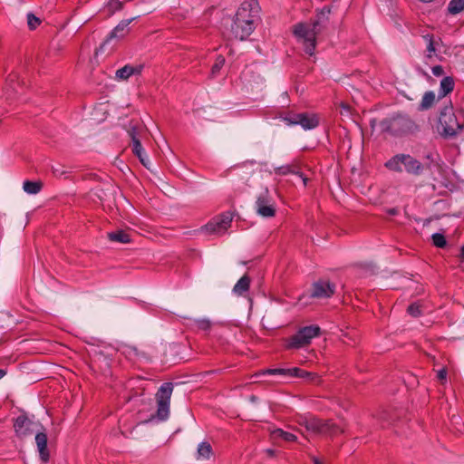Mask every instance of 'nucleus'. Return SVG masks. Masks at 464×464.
I'll use <instances>...</instances> for the list:
<instances>
[{"label":"nucleus","instance_id":"1","mask_svg":"<svg viewBox=\"0 0 464 464\" xmlns=\"http://www.w3.org/2000/svg\"><path fill=\"white\" fill-rule=\"evenodd\" d=\"M257 0H246L238 8L231 24V35L238 40L246 39L255 30L259 18Z\"/></svg>","mask_w":464,"mask_h":464},{"label":"nucleus","instance_id":"2","mask_svg":"<svg viewBox=\"0 0 464 464\" xmlns=\"http://www.w3.org/2000/svg\"><path fill=\"white\" fill-rule=\"evenodd\" d=\"M329 14L330 9L325 6L316 14L312 23H299L294 26L293 33L302 42L307 54H314L316 36L326 27Z\"/></svg>","mask_w":464,"mask_h":464},{"label":"nucleus","instance_id":"3","mask_svg":"<svg viewBox=\"0 0 464 464\" xmlns=\"http://www.w3.org/2000/svg\"><path fill=\"white\" fill-rule=\"evenodd\" d=\"M442 133L445 136H456L464 128V111H454L452 105H446L440 110L439 117Z\"/></svg>","mask_w":464,"mask_h":464},{"label":"nucleus","instance_id":"4","mask_svg":"<svg viewBox=\"0 0 464 464\" xmlns=\"http://www.w3.org/2000/svg\"><path fill=\"white\" fill-rule=\"evenodd\" d=\"M385 167L395 172L405 170L407 173L414 176H420L424 169V166L420 161L410 154L403 153L393 156L385 163Z\"/></svg>","mask_w":464,"mask_h":464},{"label":"nucleus","instance_id":"5","mask_svg":"<svg viewBox=\"0 0 464 464\" xmlns=\"http://www.w3.org/2000/svg\"><path fill=\"white\" fill-rule=\"evenodd\" d=\"M413 126L411 120L406 115L398 114L381 121L382 131L394 136L403 135L409 132Z\"/></svg>","mask_w":464,"mask_h":464},{"label":"nucleus","instance_id":"6","mask_svg":"<svg viewBox=\"0 0 464 464\" xmlns=\"http://www.w3.org/2000/svg\"><path fill=\"white\" fill-rule=\"evenodd\" d=\"M172 392L173 384L171 382H164L156 393L158 407L156 416L160 420H166L169 418Z\"/></svg>","mask_w":464,"mask_h":464},{"label":"nucleus","instance_id":"7","mask_svg":"<svg viewBox=\"0 0 464 464\" xmlns=\"http://www.w3.org/2000/svg\"><path fill=\"white\" fill-rule=\"evenodd\" d=\"M320 334V327L309 325L301 328L295 335L291 336L286 343L288 349H299L311 343V340Z\"/></svg>","mask_w":464,"mask_h":464},{"label":"nucleus","instance_id":"8","mask_svg":"<svg viewBox=\"0 0 464 464\" xmlns=\"http://www.w3.org/2000/svg\"><path fill=\"white\" fill-rule=\"evenodd\" d=\"M264 374H280L286 377H297V378H303V379H308L310 382H316L319 381V377L316 373L304 371L300 368H291V369H283V368H276V369H267L264 372H261L259 373H256V376H260Z\"/></svg>","mask_w":464,"mask_h":464},{"label":"nucleus","instance_id":"9","mask_svg":"<svg viewBox=\"0 0 464 464\" xmlns=\"http://www.w3.org/2000/svg\"><path fill=\"white\" fill-rule=\"evenodd\" d=\"M255 208L256 213L263 218H272L275 216L276 208L267 188L257 196Z\"/></svg>","mask_w":464,"mask_h":464},{"label":"nucleus","instance_id":"10","mask_svg":"<svg viewBox=\"0 0 464 464\" xmlns=\"http://www.w3.org/2000/svg\"><path fill=\"white\" fill-rule=\"evenodd\" d=\"M279 117L288 125L299 124L304 130H312L319 123L318 118L315 115L307 113H292L288 116L281 114Z\"/></svg>","mask_w":464,"mask_h":464},{"label":"nucleus","instance_id":"11","mask_svg":"<svg viewBox=\"0 0 464 464\" xmlns=\"http://www.w3.org/2000/svg\"><path fill=\"white\" fill-rule=\"evenodd\" d=\"M298 424L304 427L306 430L322 434L323 432H328L332 426L330 421H324L314 416H300L298 419Z\"/></svg>","mask_w":464,"mask_h":464},{"label":"nucleus","instance_id":"12","mask_svg":"<svg viewBox=\"0 0 464 464\" xmlns=\"http://www.w3.org/2000/svg\"><path fill=\"white\" fill-rule=\"evenodd\" d=\"M38 423L31 420L27 416L19 415L14 423V431L20 439H25L37 431Z\"/></svg>","mask_w":464,"mask_h":464},{"label":"nucleus","instance_id":"13","mask_svg":"<svg viewBox=\"0 0 464 464\" xmlns=\"http://www.w3.org/2000/svg\"><path fill=\"white\" fill-rule=\"evenodd\" d=\"M232 222V215L225 213L214 218L202 227L208 234L223 235L230 227Z\"/></svg>","mask_w":464,"mask_h":464},{"label":"nucleus","instance_id":"14","mask_svg":"<svg viewBox=\"0 0 464 464\" xmlns=\"http://www.w3.org/2000/svg\"><path fill=\"white\" fill-rule=\"evenodd\" d=\"M335 291V285L325 280H318L313 284L312 293L313 298H329Z\"/></svg>","mask_w":464,"mask_h":464},{"label":"nucleus","instance_id":"15","mask_svg":"<svg viewBox=\"0 0 464 464\" xmlns=\"http://www.w3.org/2000/svg\"><path fill=\"white\" fill-rule=\"evenodd\" d=\"M136 17L121 21L114 29L109 34L105 41L100 46L99 50H102L113 39H122L129 32V24L134 21Z\"/></svg>","mask_w":464,"mask_h":464},{"label":"nucleus","instance_id":"16","mask_svg":"<svg viewBox=\"0 0 464 464\" xmlns=\"http://www.w3.org/2000/svg\"><path fill=\"white\" fill-rule=\"evenodd\" d=\"M143 64L130 65L127 64L120 68L115 72V78L118 81H127L132 75H140L143 70Z\"/></svg>","mask_w":464,"mask_h":464},{"label":"nucleus","instance_id":"17","mask_svg":"<svg viewBox=\"0 0 464 464\" xmlns=\"http://www.w3.org/2000/svg\"><path fill=\"white\" fill-rule=\"evenodd\" d=\"M274 172L276 175L285 176L288 174H295L302 178L304 185L307 184V178H305L302 172H300L299 166L296 163H291L281 167H276L274 169Z\"/></svg>","mask_w":464,"mask_h":464},{"label":"nucleus","instance_id":"18","mask_svg":"<svg viewBox=\"0 0 464 464\" xmlns=\"http://www.w3.org/2000/svg\"><path fill=\"white\" fill-rule=\"evenodd\" d=\"M35 443L37 445L41 459L44 462H47L49 459L47 435L44 432H40L37 430L35 434Z\"/></svg>","mask_w":464,"mask_h":464},{"label":"nucleus","instance_id":"19","mask_svg":"<svg viewBox=\"0 0 464 464\" xmlns=\"http://www.w3.org/2000/svg\"><path fill=\"white\" fill-rule=\"evenodd\" d=\"M212 454L213 450L211 445L207 441H203L198 445L196 459L205 461L209 459Z\"/></svg>","mask_w":464,"mask_h":464},{"label":"nucleus","instance_id":"20","mask_svg":"<svg viewBox=\"0 0 464 464\" xmlns=\"http://www.w3.org/2000/svg\"><path fill=\"white\" fill-rule=\"evenodd\" d=\"M132 152L139 158L144 167L150 169V160L148 159L140 140H136L132 143Z\"/></svg>","mask_w":464,"mask_h":464},{"label":"nucleus","instance_id":"21","mask_svg":"<svg viewBox=\"0 0 464 464\" xmlns=\"http://www.w3.org/2000/svg\"><path fill=\"white\" fill-rule=\"evenodd\" d=\"M250 286V278L248 276H243L234 285L233 293L237 295H245Z\"/></svg>","mask_w":464,"mask_h":464},{"label":"nucleus","instance_id":"22","mask_svg":"<svg viewBox=\"0 0 464 464\" xmlns=\"http://www.w3.org/2000/svg\"><path fill=\"white\" fill-rule=\"evenodd\" d=\"M454 85H455V82H454V80L452 77H450V76L444 77L441 80L440 84V90H439L440 96L445 97L447 94L451 92L454 89Z\"/></svg>","mask_w":464,"mask_h":464},{"label":"nucleus","instance_id":"23","mask_svg":"<svg viewBox=\"0 0 464 464\" xmlns=\"http://www.w3.org/2000/svg\"><path fill=\"white\" fill-rule=\"evenodd\" d=\"M108 238L113 242L119 243H129L130 241V235L123 230H117L111 233H108Z\"/></svg>","mask_w":464,"mask_h":464},{"label":"nucleus","instance_id":"24","mask_svg":"<svg viewBox=\"0 0 464 464\" xmlns=\"http://www.w3.org/2000/svg\"><path fill=\"white\" fill-rule=\"evenodd\" d=\"M23 188L28 194H37L42 188V183L25 180L23 184Z\"/></svg>","mask_w":464,"mask_h":464},{"label":"nucleus","instance_id":"25","mask_svg":"<svg viewBox=\"0 0 464 464\" xmlns=\"http://www.w3.org/2000/svg\"><path fill=\"white\" fill-rule=\"evenodd\" d=\"M464 10V0H450L448 11L451 14H457Z\"/></svg>","mask_w":464,"mask_h":464},{"label":"nucleus","instance_id":"26","mask_svg":"<svg viewBox=\"0 0 464 464\" xmlns=\"http://www.w3.org/2000/svg\"><path fill=\"white\" fill-rule=\"evenodd\" d=\"M274 438H281L285 441H295L297 437L290 432L285 431L281 429H276L273 431Z\"/></svg>","mask_w":464,"mask_h":464},{"label":"nucleus","instance_id":"27","mask_svg":"<svg viewBox=\"0 0 464 464\" xmlns=\"http://www.w3.org/2000/svg\"><path fill=\"white\" fill-rule=\"evenodd\" d=\"M423 39L427 42L428 45H427V58L428 59H431L432 56H433V53H435L436 51V42L434 41L433 39V36L431 34H425L423 35Z\"/></svg>","mask_w":464,"mask_h":464},{"label":"nucleus","instance_id":"28","mask_svg":"<svg viewBox=\"0 0 464 464\" xmlns=\"http://www.w3.org/2000/svg\"><path fill=\"white\" fill-rule=\"evenodd\" d=\"M435 101V94L432 92H427L424 93L420 106L422 109H429Z\"/></svg>","mask_w":464,"mask_h":464},{"label":"nucleus","instance_id":"29","mask_svg":"<svg viewBox=\"0 0 464 464\" xmlns=\"http://www.w3.org/2000/svg\"><path fill=\"white\" fill-rule=\"evenodd\" d=\"M143 128L141 126L138 125H130V129L128 130L129 136L131 139L132 143L136 140H140V133L142 131Z\"/></svg>","mask_w":464,"mask_h":464},{"label":"nucleus","instance_id":"30","mask_svg":"<svg viewBox=\"0 0 464 464\" xmlns=\"http://www.w3.org/2000/svg\"><path fill=\"white\" fill-rule=\"evenodd\" d=\"M195 325L202 331H209L212 326V323L208 318H202L195 320Z\"/></svg>","mask_w":464,"mask_h":464},{"label":"nucleus","instance_id":"31","mask_svg":"<svg viewBox=\"0 0 464 464\" xmlns=\"http://www.w3.org/2000/svg\"><path fill=\"white\" fill-rule=\"evenodd\" d=\"M432 242L437 247H444L447 244L446 238L442 234L435 233L432 235Z\"/></svg>","mask_w":464,"mask_h":464},{"label":"nucleus","instance_id":"32","mask_svg":"<svg viewBox=\"0 0 464 464\" xmlns=\"http://www.w3.org/2000/svg\"><path fill=\"white\" fill-rule=\"evenodd\" d=\"M225 64V58L222 55H218L216 59L215 63L212 66L211 72L213 75L219 72L220 69Z\"/></svg>","mask_w":464,"mask_h":464},{"label":"nucleus","instance_id":"33","mask_svg":"<svg viewBox=\"0 0 464 464\" xmlns=\"http://www.w3.org/2000/svg\"><path fill=\"white\" fill-rule=\"evenodd\" d=\"M27 24L30 29H35L40 24V19L30 13L27 14Z\"/></svg>","mask_w":464,"mask_h":464},{"label":"nucleus","instance_id":"34","mask_svg":"<svg viewBox=\"0 0 464 464\" xmlns=\"http://www.w3.org/2000/svg\"><path fill=\"white\" fill-rule=\"evenodd\" d=\"M408 313L414 317L420 316L421 314L420 305L418 303L411 304L408 307Z\"/></svg>","mask_w":464,"mask_h":464},{"label":"nucleus","instance_id":"35","mask_svg":"<svg viewBox=\"0 0 464 464\" xmlns=\"http://www.w3.org/2000/svg\"><path fill=\"white\" fill-rule=\"evenodd\" d=\"M330 425L332 426V429L328 432H323L322 434L334 436L337 433L343 431V430H341L339 427H337L335 424L332 423L331 421H330Z\"/></svg>","mask_w":464,"mask_h":464},{"label":"nucleus","instance_id":"36","mask_svg":"<svg viewBox=\"0 0 464 464\" xmlns=\"http://www.w3.org/2000/svg\"><path fill=\"white\" fill-rule=\"evenodd\" d=\"M109 7L112 11L120 10L122 7V3L119 0H110L109 1Z\"/></svg>","mask_w":464,"mask_h":464},{"label":"nucleus","instance_id":"37","mask_svg":"<svg viewBox=\"0 0 464 464\" xmlns=\"http://www.w3.org/2000/svg\"><path fill=\"white\" fill-rule=\"evenodd\" d=\"M432 73L437 76H442L444 74L443 67L440 65H435L431 68Z\"/></svg>","mask_w":464,"mask_h":464},{"label":"nucleus","instance_id":"38","mask_svg":"<svg viewBox=\"0 0 464 464\" xmlns=\"http://www.w3.org/2000/svg\"><path fill=\"white\" fill-rule=\"evenodd\" d=\"M446 377H447V371H446V369H441V370H440V371L438 372V373H437V378H438L440 381H441V382L445 381V380H446Z\"/></svg>","mask_w":464,"mask_h":464},{"label":"nucleus","instance_id":"39","mask_svg":"<svg viewBox=\"0 0 464 464\" xmlns=\"http://www.w3.org/2000/svg\"><path fill=\"white\" fill-rule=\"evenodd\" d=\"M15 78H16L15 75H10V77L8 79V84H9L10 88H12L14 91L16 92L15 85L13 84L14 82V81H15Z\"/></svg>","mask_w":464,"mask_h":464},{"label":"nucleus","instance_id":"40","mask_svg":"<svg viewBox=\"0 0 464 464\" xmlns=\"http://www.w3.org/2000/svg\"><path fill=\"white\" fill-rule=\"evenodd\" d=\"M311 459L314 464H324L319 458L315 456H311Z\"/></svg>","mask_w":464,"mask_h":464},{"label":"nucleus","instance_id":"41","mask_svg":"<svg viewBox=\"0 0 464 464\" xmlns=\"http://www.w3.org/2000/svg\"><path fill=\"white\" fill-rule=\"evenodd\" d=\"M387 213L389 215L395 216V215H397L399 213V210H398V208H393L388 209Z\"/></svg>","mask_w":464,"mask_h":464},{"label":"nucleus","instance_id":"42","mask_svg":"<svg viewBox=\"0 0 464 464\" xmlns=\"http://www.w3.org/2000/svg\"><path fill=\"white\" fill-rule=\"evenodd\" d=\"M266 454L270 457H273L275 455V450L268 449V450H266Z\"/></svg>","mask_w":464,"mask_h":464},{"label":"nucleus","instance_id":"43","mask_svg":"<svg viewBox=\"0 0 464 464\" xmlns=\"http://www.w3.org/2000/svg\"><path fill=\"white\" fill-rule=\"evenodd\" d=\"M459 257L464 261V246L461 247Z\"/></svg>","mask_w":464,"mask_h":464},{"label":"nucleus","instance_id":"44","mask_svg":"<svg viewBox=\"0 0 464 464\" xmlns=\"http://www.w3.org/2000/svg\"><path fill=\"white\" fill-rule=\"evenodd\" d=\"M5 375V372L0 369V379H2Z\"/></svg>","mask_w":464,"mask_h":464},{"label":"nucleus","instance_id":"45","mask_svg":"<svg viewBox=\"0 0 464 464\" xmlns=\"http://www.w3.org/2000/svg\"><path fill=\"white\" fill-rule=\"evenodd\" d=\"M421 2H424V3H431L433 2L434 0H420Z\"/></svg>","mask_w":464,"mask_h":464},{"label":"nucleus","instance_id":"46","mask_svg":"<svg viewBox=\"0 0 464 464\" xmlns=\"http://www.w3.org/2000/svg\"><path fill=\"white\" fill-rule=\"evenodd\" d=\"M53 173L56 175L58 174L56 169H53Z\"/></svg>","mask_w":464,"mask_h":464}]
</instances>
